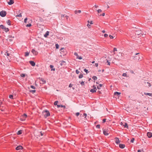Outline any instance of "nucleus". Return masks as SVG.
Here are the masks:
<instances>
[{"label":"nucleus","instance_id":"38","mask_svg":"<svg viewBox=\"0 0 152 152\" xmlns=\"http://www.w3.org/2000/svg\"><path fill=\"white\" fill-rule=\"evenodd\" d=\"M58 103V101H56L54 102V104L55 105H58L57 104Z\"/></svg>","mask_w":152,"mask_h":152},{"label":"nucleus","instance_id":"46","mask_svg":"<svg viewBox=\"0 0 152 152\" xmlns=\"http://www.w3.org/2000/svg\"><path fill=\"white\" fill-rule=\"evenodd\" d=\"M122 76H125V77H126V73H124L123 75H122Z\"/></svg>","mask_w":152,"mask_h":152},{"label":"nucleus","instance_id":"26","mask_svg":"<svg viewBox=\"0 0 152 152\" xmlns=\"http://www.w3.org/2000/svg\"><path fill=\"white\" fill-rule=\"evenodd\" d=\"M29 52H26L25 53V56H28L29 55Z\"/></svg>","mask_w":152,"mask_h":152},{"label":"nucleus","instance_id":"14","mask_svg":"<svg viewBox=\"0 0 152 152\" xmlns=\"http://www.w3.org/2000/svg\"><path fill=\"white\" fill-rule=\"evenodd\" d=\"M29 63L33 66H34L35 65V63L33 61H29Z\"/></svg>","mask_w":152,"mask_h":152},{"label":"nucleus","instance_id":"31","mask_svg":"<svg viewBox=\"0 0 152 152\" xmlns=\"http://www.w3.org/2000/svg\"><path fill=\"white\" fill-rule=\"evenodd\" d=\"M9 98L11 99H13V96L12 95H10L9 96Z\"/></svg>","mask_w":152,"mask_h":152},{"label":"nucleus","instance_id":"51","mask_svg":"<svg viewBox=\"0 0 152 152\" xmlns=\"http://www.w3.org/2000/svg\"><path fill=\"white\" fill-rule=\"evenodd\" d=\"M74 55H75L77 56H77L78 57L79 56L78 55V54H77V53H76V52L75 53Z\"/></svg>","mask_w":152,"mask_h":152},{"label":"nucleus","instance_id":"20","mask_svg":"<svg viewBox=\"0 0 152 152\" xmlns=\"http://www.w3.org/2000/svg\"><path fill=\"white\" fill-rule=\"evenodd\" d=\"M60 62H61L60 64L61 66L63 65H65L66 63L64 61H60Z\"/></svg>","mask_w":152,"mask_h":152},{"label":"nucleus","instance_id":"18","mask_svg":"<svg viewBox=\"0 0 152 152\" xmlns=\"http://www.w3.org/2000/svg\"><path fill=\"white\" fill-rule=\"evenodd\" d=\"M96 88H95L94 89H91V90L90 91L92 93L95 92H96Z\"/></svg>","mask_w":152,"mask_h":152},{"label":"nucleus","instance_id":"37","mask_svg":"<svg viewBox=\"0 0 152 152\" xmlns=\"http://www.w3.org/2000/svg\"><path fill=\"white\" fill-rule=\"evenodd\" d=\"M83 77V75L82 74L80 75L79 77V78H82Z\"/></svg>","mask_w":152,"mask_h":152},{"label":"nucleus","instance_id":"53","mask_svg":"<svg viewBox=\"0 0 152 152\" xmlns=\"http://www.w3.org/2000/svg\"><path fill=\"white\" fill-rule=\"evenodd\" d=\"M108 36V35L107 34H104V37H107Z\"/></svg>","mask_w":152,"mask_h":152},{"label":"nucleus","instance_id":"44","mask_svg":"<svg viewBox=\"0 0 152 152\" xmlns=\"http://www.w3.org/2000/svg\"><path fill=\"white\" fill-rule=\"evenodd\" d=\"M31 26V24H29L26 25V27H30Z\"/></svg>","mask_w":152,"mask_h":152},{"label":"nucleus","instance_id":"10","mask_svg":"<svg viewBox=\"0 0 152 152\" xmlns=\"http://www.w3.org/2000/svg\"><path fill=\"white\" fill-rule=\"evenodd\" d=\"M32 53L35 55H37L38 53V52L35 51L34 49H32L31 50Z\"/></svg>","mask_w":152,"mask_h":152},{"label":"nucleus","instance_id":"59","mask_svg":"<svg viewBox=\"0 0 152 152\" xmlns=\"http://www.w3.org/2000/svg\"><path fill=\"white\" fill-rule=\"evenodd\" d=\"M106 121V119H103V123H104Z\"/></svg>","mask_w":152,"mask_h":152},{"label":"nucleus","instance_id":"48","mask_svg":"<svg viewBox=\"0 0 152 152\" xmlns=\"http://www.w3.org/2000/svg\"><path fill=\"white\" fill-rule=\"evenodd\" d=\"M76 72L77 74H78L79 73V71L77 69L76 70Z\"/></svg>","mask_w":152,"mask_h":152},{"label":"nucleus","instance_id":"24","mask_svg":"<svg viewBox=\"0 0 152 152\" xmlns=\"http://www.w3.org/2000/svg\"><path fill=\"white\" fill-rule=\"evenodd\" d=\"M22 131L21 130H19L18 131V132L17 133V134L18 135H19L22 133Z\"/></svg>","mask_w":152,"mask_h":152},{"label":"nucleus","instance_id":"8","mask_svg":"<svg viewBox=\"0 0 152 152\" xmlns=\"http://www.w3.org/2000/svg\"><path fill=\"white\" fill-rule=\"evenodd\" d=\"M124 54L123 53H119V55H118L117 56H118V57L117 58V59L118 60H119L121 59V58H122V55Z\"/></svg>","mask_w":152,"mask_h":152},{"label":"nucleus","instance_id":"63","mask_svg":"<svg viewBox=\"0 0 152 152\" xmlns=\"http://www.w3.org/2000/svg\"><path fill=\"white\" fill-rule=\"evenodd\" d=\"M95 66H96V67H97L98 66V64L97 63H95Z\"/></svg>","mask_w":152,"mask_h":152},{"label":"nucleus","instance_id":"35","mask_svg":"<svg viewBox=\"0 0 152 152\" xmlns=\"http://www.w3.org/2000/svg\"><path fill=\"white\" fill-rule=\"evenodd\" d=\"M20 76L22 77H24L25 76V74H21L20 75Z\"/></svg>","mask_w":152,"mask_h":152},{"label":"nucleus","instance_id":"4","mask_svg":"<svg viewBox=\"0 0 152 152\" xmlns=\"http://www.w3.org/2000/svg\"><path fill=\"white\" fill-rule=\"evenodd\" d=\"M0 27L1 28L4 29V30L6 32L9 31V29L8 28H6V27L2 25L0 26Z\"/></svg>","mask_w":152,"mask_h":152},{"label":"nucleus","instance_id":"9","mask_svg":"<svg viewBox=\"0 0 152 152\" xmlns=\"http://www.w3.org/2000/svg\"><path fill=\"white\" fill-rule=\"evenodd\" d=\"M23 148V147L21 145H19L17 146L15 148L17 150H20L22 149Z\"/></svg>","mask_w":152,"mask_h":152},{"label":"nucleus","instance_id":"64","mask_svg":"<svg viewBox=\"0 0 152 152\" xmlns=\"http://www.w3.org/2000/svg\"><path fill=\"white\" fill-rule=\"evenodd\" d=\"M61 17H63L66 16L65 15H61Z\"/></svg>","mask_w":152,"mask_h":152},{"label":"nucleus","instance_id":"43","mask_svg":"<svg viewBox=\"0 0 152 152\" xmlns=\"http://www.w3.org/2000/svg\"><path fill=\"white\" fill-rule=\"evenodd\" d=\"M96 127L97 128L99 129L100 128V125H97L96 126Z\"/></svg>","mask_w":152,"mask_h":152},{"label":"nucleus","instance_id":"54","mask_svg":"<svg viewBox=\"0 0 152 152\" xmlns=\"http://www.w3.org/2000/svg\"><path fill=\"white\" fill-rule=\"evenodd\" d=\"M84 71H85V72H86L87 73H88V70H87L86 69H84Z\"/></svg>","mask_w":152,"mask_h":152},{"label":"nucleus","instance_id":"27","mask_svg":"<svg viewBox=\"0 0 152 152\" xmlns=\"http://www.w3.org/2000/svg\"><path fill=\"white\" fill-rule=\"evenodd\" d=\"M7 23L9 25H11L10 21V20H8L7 21Z\"/></svg>","mask_w":152,"mask_h":152},{"label":"nucleus","instance_id":"49","mask_svg":"<svg viewBox=\"0 0 152 152\" xmlns=\"http://www.w3.org/2000/svg\"><path fill=\"white\" fill-rule=\"evenodd\" d=\"M73 85L70 83L69 85V87L70 88L72 87V86Z\"/></svg>","mask_w":152,"mask_h":152},{"label":"nucleus","instance_id":"11","mask_svg":"<svg viewBox=\"0 0 152 152\" xmlns=\"http://www.w3.org/2000/svg\"><path fill=\"white\" fill-rule=\"evenodd\" d=\"M115 143L117 144L119 143L120 142L119 139L117 137H115Z\"/></svg>","mask_w":152,"mask_h":152},{"label":"nucleus","instance_id":"56","mask_svg":"<svg viewBox=\"0 0 152 152\" xmlns=\"http://www.w3.org/2000/svg\"><path fill=\"white\" fill-rule=\"evenodd\" d=\"M56 48H58V45L57 44H56Z\"/></svg>","mask_w":152,"mask_h":152},{"label":"nucleus","instance_id":"36","mask_svg":"<svg viewBox=\"0 0 152 152\" xmlns=\"http://www.w3.org/2000/svg\"><path fill=\"white\" fill-rule=\"evenodd\" d=\"M77 58L78 59H79L81 60L82 59V58L81 56H77Z\"/></svg>","mask_w":152,"mask_h":152},{"label":"nucleus","instance_id":"28","mask_svg":"<svg viewBox=\"0 0 152 152\" xmlns=\"http://www.w3.org/2000/svg\"><path fill=\"white\" fill-rule=\"evenodd\" d=\"M144 94L145 95H148L150 96H151L152 95V94L150 93H144Z\"/></svg>","mask_w":152,"mask_h":152},{"label":"nucleus","instance_id":"3","mask_svg":"<svg viewBox=\"0 0 152 152\" xmlns=\"http://www.w3.org/2000/svg\"><path fill=\"white\" fill-rule=\"evenodd\" d=\"M43 113L45 118H46L47 117L50 116V115L49 112L47 110L44 111L43 112Z\"/></svg>","mask_w":152,"mask_h":152},{"label":"nucleus","instance_id":"25","mask_svg":"<svg viewBox=\"0 0 152 152\" xmlns=\"http://www.w3.org/2000/svg\"><path fill=\"white\" fill-rule=\"evenodd\" d=\"M57 106L58 107H65V106L62 105H57Z\"/></svg>","mask_w":152,"mask_h":152},{"label":"nucleus","instance_id":"34","mask_svg":"<svg viewBox=\"0 0 152 152\" xmlns=\"http://www.w3.org/2000/svg\"><path fill=\"white\" fill-rule=\"evenodd\" d=\"M16 17H22V15L21 14L19 15H18L16 16Z\"/></svg>","mask_w":152,"mask_h":152},{"label":"nucleus","instance_id":"6","mask_svg":"<svg viewBox=\"0 0 152 152\" xmlns=\"http://www.w3.org/2000/svg\"><path fill=\"white\" fill-rule=\"evenodd\" d=\"M103 134L106 136L108 135L109 134V132L108 129H103Z\"/></svg>","mask_w":152,"mask_h":152},{"label":"nucleus","instance_id":"55","mask_svg":"<svg viewBox=\"0 0 152 152\" xmlns=\"http://www.w3.org/2000/svg\"><path fill=\"white\" fill-rule=\"evenodd\" d=\"M147 83L148 84V86L149 87H150L151 86V85L150 83H149L148 82H147Z\"/></svg>","mask_w":152,"mask_h":152},{"label":"nucleus","instance_id":"60","mask_svg":"<svg viewBox=\"0 0 152 152\" xmlns=\"http://www.w3.org/2000/svg\"><path fill=\"white\" fill-rule=\"evenodd\" d=\"M107 63H108V65H110V62H109L108 60L107 61Z\"/></svg>","mask_w":152,"mask_h":152},{"label":"nucleus","instance_id":"15","mask_svg":"<svg viewBox=\"0 0 152 152\" xmlns=\"http://www.w3.org/2000/svg\"><path fill=\"white\" fill-rule=\"evenodd\" d=\"M14 3L13 0H10V1H8L7 3L9 5H11Z\"/></svg>","mask_w":152,"mask_h":152},{"label":"nucleus","instance_id":"17","mask_svg":"<svg viewBox=\"0 0 152 152\" xmlns=\"http://www.w3.org/2000/svg\"><path fill=\"white\" fill-rule=\"evenodd\" d=\"M119 147L121 148H124L125 147V145L124 144H120L119 145Z\"/></svg>","mask_w":152,"mask_h":152},{"label":"nucleus","instance_id":"19","mask_svg":"<svg viewBox=\"0 0 152 152\" xmlns=\"http://www.w3.org/2000/svg\"><path fill=\"white\" fill-rule=\"evenodd\" d=\"M49 32L48 31H47L45 33V34L44 35V36L45 37H47L49 35Z\"/></svg>","mask_w":152,"mask_h":152},{"label":"nucleus","instance_id":"32","mask_svg":"<svg viewBox=\"0 0 152 152\" xmlns=\"http://www.w3.org/2000/svg\"><path fill=\"white\" fill-rule=\"evenodd\" d=\"M29 91H30V92H32V93L34 94V93L35 92L36 90H30Z\"/></svg>","mask_w":152,"mask_h":152},{"label":"nucleus","instance_id":"21","mask_svg":"<svg viewBox=\"0 0 152 152\" xmlns=\"http://www.w3.org/2000/svg\"><path fill=\"white\" fill-rule=\"evenodd\" d=\"M5 55H7V56H10V57H11V56H12V55L11 54L8 53L7 52L5 53Z\"/></svg>","mask_w":152,"mask_h":152},{"label":"nucleus","instance_id":"50","mask_svg":"<svg viewBox=\"0 0 152 152\" xmlns=\"http://www.w3.org/2000/svg\"><path fill=\"white\" fill-rule=\"evenodd\" d=\"M31 87L33 89H35V87L33 86H31Z\"/></svg>","mask_w":152,"mask_h":152},{"label":"nucleus","instance_id":"41","mask_svg":"<svg viewBox=\"0 0 152 152\" xmlns=\"http://www.w3.org/2000/svg\"><path fill=\"white\" fill-rule=\"evenodd\" d=\"M88 24L89 23H90L91 24H92L93 23H92V21H91L90 22V21L89 20H88Z\"/></svg>","mask_w":152,"mask_h":152},{"label":"nucleus","instance_id":"58","mask_svg":"<svg viewBox=\"0 0 152 152\" xmlns=\"http://www.w3.org/2000/svg\"><path fill=\"white\" fill-rule=\"evenodd\" d=\"M27 20V18H26L25 19H24V22L25 23L26 22V20Z\"/></svg>","mask_w":152,"mask_h":152},{"label":"nucleus","instance_id":"2","mask_svg":"<svg viewBox=\"0 0 152 152\" xmlns=\"http://www.w3.org/2000/svg\"><path fill=\"white\" fill-rule=\"evenodd\" d=\"M139 53H136L135 56H134V60L137 61H141L142 59V57L139 55H138Z\"/></svg>","mask_w":152,"mask_h":152},{"label":"nucleus","instance_id":"1","mask_svg":"<svg viewBox=\"0 0 152 152\" xmlns=\"http://www.w3.org/2000/svg\"><path fill=\"white\" fill-rule=\"evenodd\" d=\"M43 134L44 133H42L41 132H40L35 131L34 132L35 136L37 137V138H39L41 136H42Z\"/></svg>","mask_w":152,"mask_h":152},{"label":"nucleus","instance_id":"47","mask_svg":"<svg viewBox=\"0 0 152 152\" xmlns=\"http://www.w3.org/2000/svg\"><path fill=\"white\" fill-rule=\"evenodd\" d=\"M80 114V113H79L78 112H77V113H75V115L77 116H78Z\"/></svg>","mask_w":152,"mask_h":152},{"label":"nucleus","instance_id":"39","mask_svg":"<svg viewBox=\"0 0 152 152\" xmlns=\"http://www.w3.org/2000/svg\"><path fill=\"white\" fill-rule=\"evenodd\" d=\"M81 85L82 86H83L84 85V82L83 81H82L80 83Z\"/></svg>","mask_w":152,"mask_h":152},{"label":"nucleus","instance_id":"42","mask_svg":"<svg viewBox=\"0 0 152 152\" xmlns=\"http://www.w3.org/2000/svg\"><path fill=\"white\" fill-rule=\"evenodd\" d=\"M102 11L100 9H99L97 10V12L98 13H100L102 12Z\"/></svg>","mask_w":152,"mask_h":152},{"label":"nucleus","instance_id":"61","mask_svg":"<svg viewBox=\"0 0 152 152\" xmlns=\"http://www.w3.org/2000/svg\"><path fill=\"white\" fill-rule=\"evenodd\" d=\"M102 15L103 16H104L105 15V13H103L102 15Z\"/></svg>","mask_w":152,"mask_h":152},{"label":"nucleus","instance_id":"33","mask_svg":"<svg viewBox=\"0 0 152 152\" xmlns=\"http://www.w3.org/2000/svg\"><path fill=\"white\" fill-rule=\"evenodd\" d=\"M92 79L95 80H96L97 79V77L96 76H94L93 77H92Z\"/></svg>","mask_w":152,"mask_h":152},{"label":"nucleus","instance_id":"52","mask_svg":"<svg viewBox=\"0 0 152 152\" xmlns=\"http://www.w3.org/2000/svg\"><path fill=\"white\" fill-rule=\"evenodd\" d=\"M140 33H141L140 32H137V33H136V34H137V35H139L140 34Z\"/></svg>","mask_w":152,"mask_h":152},{"label":"nucleus","instance_id":"5","mask_svg":"<svg viewBox=\"0 0 152 152\" xmlns=\"http://www.w3.org/2000/svg\"><path fill=\"white\" fill-rule=\"evenodd\" d=\"M6 12L4 11H2L0 12V15L2 17H5L6 15Z\"/></svg>","mask_w":152,"mask_h":152},{"label":"nucleus","instance_id":"29","mask_svg":"<svg viewBox=\"0 0 152 152\" xmlns=\"http://www.w3.org/2000/svg\"><path fill=\"white\" fill-rule=\"evenodd\" d=\"M121 94V93H120V92H115L114 93V94L115 95H117L118 96L120 94Z\"/></svg>","mask_w":152,"mask_h":152},{"label":"nucleus","instance_id":"45","mask_svg":"<svg viewBox=\"0 0 152 152\" xmlns=\"http://www.w3.org/2000/svg\"><path fill=\"white\" fill-rule=\"evenodd\" d=\"M115 51H117V49L116 48H114L113 49V52H114Z\"/></svg>","mask_w":152,"mask_h":152},{"label":"nucleus","instance_id":"57","mask_svg":"<svg viewBox=\"0 0 152 152\" xmlns=\"http://www.w3.org/2000/svg\"><path fill=\"white\" fill-rule=\"evenodd\" d=\"M109 37H110V39H113V37L112 36H111L110 35H109Z\"/></svg>","mask_w":152,"mask_h":152},{"label":"nucleus","instance_id":"16","mask_svg":"<svg viewBox=\"0 0 152 152\" xmlns=\"http://www.w3.org/2000/svg\"><path fill=\"white\" fill-rule=\"evenodd\" d=\"M61 53V54H63V53H66V50L64 49V48H61L60 50Z\"/></svg>","mask_w":152,"mask_h":152},{"label":"nucleus","instance_id":"22","mask_svg":"<svg viewBox=\"0 0 152 152\" xmlns=\"http://www.w3.org/2000/svg\"><path fill=\"white\" fill-rule=\"evenodd\" d=\"M81 12V11L80 10H75V14H77V13H80Z\"/></svg>","mask_w":152,"mask_h":152},{"label":"nucleus","instance_id":"62","mask_svg":"<svg viewBox=\"0 0 152 152\" xmlns=\"http://www.w3.org/2000/svg\"><path fill=\"white\" fill-rule=\"evenodd\" d=\"M87 26L89 28H90V27L91 26L89 24H88L87 25Z\"/></svg>","mask_w":152,"mask_h":152},{"label":"nucleus","instance_id":"23","mask_svg":"<svg viewBox=\"0 0 152 152\" xmlns=\"http://www.w3.org/2000/svg\"><path fill=\"white\" fill-rule=\"evenodd\" d=\"M102 85L100 84L99 86H97V87L98 89H100L101 88L102 86Z\"/></svg>","mask_w":152,"mask_h":152},{"label":"nucleus","instance_id":"7","mask_svg":"<svg viewBox=\"0 0 152 152\" xmlns=\"http://www.w3.org/2000/svg\"><path fill=\"white\" fill-rule=\"evenodd\" d=\"M27 117V115L26 114H24L21 117L20 119L21 121H24L26 119V118Z\"/></svg>","mask_w":152,"mask_h":152},{"label":"nucleus","instance_id":"12","mask_svg":"<svg viewBox=\"0 0 152 152\" xmlns=\"http://www.w3.org/2000/svg\"><path fill=\"white\" fill-rule=\"evenodd\" d=\"M40 83V84H44L46 83V81L44 79L42 78H41Z\"/></svg>","mask_w":152,"mask_h":152},{"label":"nucleus","instance_id":"40","mask_svg":"<svg viewBox=\"0 0 152 152\" xmlns=\"http://www.w3.org/2000/svg\"><path fill=\"white\" fill-rule=\"evenodd\" d=\"M134 138H133L132 139V140H131V142H132V143H133V142H134Z\"/></svg>","mask_w":152,"mask_h":152},{"label":"nucleus","instance_id":"13","mask_svg":"<svg viewBox=\"0 0 152 152\" xmlns=\"http://www.w3.org/2000/svg\"><path fill=\"white\" fill-rule=\"evenodd\" d=\"M147 136L149 138H151L152 137V133L151 132H148L147 134Z\"/></svg>","mask_w":152,"mask_h":152},{"label":"nucleus","instance_id":"30","mask_svg":"<svg viewBox=\"0 0 152 152\" xmlns=\"http://www.w3.org/2000/svg\"><path fill=\"white\" fill-rule=\"evenodd\" d=\"M123 126H124V127H125V128L126 127L127 128H128V127L127 124L126 123H125L124 124V125Z\"/></svg>","mask_w":152,"mask_h":152}]
</instances>
